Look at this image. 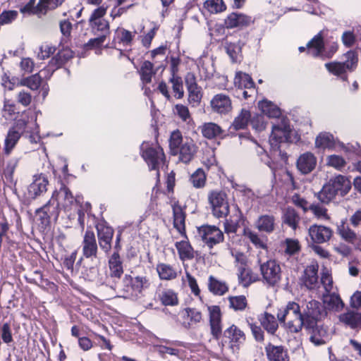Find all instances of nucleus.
I'll use <instances>...</instances> for the list:
<instances>
[{
	"label": "nucleus",
	"instance_id": "57",
	"mask_svg": "<svg viewBox=\"0 0 361 361\" xmlns=\"http://www.w3.org/2000/svg\"><path fill=\"white\" fill-rule=\"evenodd\" d=\"M170 82L172 83V88L174 92L177 94V99L183 98L184 95V91L183 87V80L180 76L171 75L170 78Z\"/></svg>",
	"mask_w": 361,
	"mask_h": 361
},
{
	"label": "nucleus",
	"instance_id": "21",
	"mask_svg": "<svg viewBox=\"0 0 361 361\" xmlns=\"http://www.w3.org/2000/svg\"><path fill=\"white\" fill-rule=\"evenodd\" d=\"M310 330L311 334L310 340L315 345L319 346L324 345L329 340V334L327 329L323 326L317 325L316 323L312 327H305Z\"/></svg>",
	"mask_w": 361,
	"mask_h": 361
},
{
	"label": "nucleus",
	"instance_id": "47",
	"mask_svg": "<svg viewBox=\"0 0 361 361\" xmlns=\"http://www.w3.org/2000/svg\"><path fill=\"white\" fill-rule=\"evenodd\" d=\"M157 272L161 279L170 280L175 279L177 276L176 272L172 267L166 264H160L157 265Z\"/></svg>",
	"mask_w": 361,
	"mask_h": 361
},
{
	"label": "nucleus",
	"instance_id": "62",
	"mask_svg": "<svg viewBox=\"0 0 361 361\" xmlns=\"http://www.w3.org/2000/svg\"><path fill=\"white\" fill-rule=\"evenodd\" d=\"M17 16L18 12L16 11H4L0 14V25L10 24L16 19Z\"/></svg>",
	"mask_w": 361,
	"mask_h": 361
},
{
	"label": "nucleus",
	"instance_id": "19",
	"mask_svg": "<svg viewBox=\"0 0 361 361\" xmlns=\"http://www.w3.org/2000/svg\"><path fill=\"white\" fill-rule=\"evenodd\" d=\"M308 232L312 240L318 244L328 241L332 235L330 228L317 224L312 225Z\"/></svg>",
	"mask_w": 361,
	"mask_h": 361
},
{
	"label": "nucleus",
	"instance_id": "5",
	"mask_svg": "<svg viewBox=\"0 0 361 361\" xmlns=\"http://www.w3.org/2000/svg\"><path fill=\"white\" fill-rule=\"evenodd\" d=\"M292 129L288 121L282 119L281 124L273 125L271 133L269 137V145L271 149L279 148V145L282 143H290Z\"/></svg>",
	"mask_w": 361,
	"mask_h": 361
},
{
	"label": "nucleus",
	"instance_id": "11",
	"mask_svg": "<svg viewBox=\"0 0 361 361\" xmlns=\"http://www.w3.org/2000/svg\"><path fill=\"white\" fill-rule=\"evenodd\" d=\"M95 227L97 228L99 247L106 254H109L112 248L111 243L114 233V228L109 226L104 219L97 222Z\"/></svg>",
	"mask_w": 361,
	"mask_h": 361
},
{
	"label": "nucleus",
	"instance_id": "10",
	"mask_svg": "<svg viewBox=\"0 0 361 361\" xmlns=\"http://www.w3.org/2000/svg\"><path fill=\"white\" fill-rule=\"evenodd\" d=\"M213 214L217 218L226 216L229 213V205L224 192H212L208 197Z\"/></svg>",
	"mask_w": 361,
	"mask_h": 361
},
{
	"label": "nucleus",
	"instance_id": "45",
	"mask_svg": "<svg viewBox=\"0 0 361 361\" xmlns=\"http://www.w3.org/2000/svg\"><path fill=\"white\" fill-rule=\"evenodd\" d=\"M257 153L260 161L268 166L273 173L275 174V171L277 169V164L273 160L267 151L264 148L258 146Z\"/></svg>",
	"mask_w": 361,
	"mask_h": 361
},
{
	"label": "nucleus",
	"instance_id": "24",
	"mask_svg": "<svg viewBox=\"0 0 361 361\" xmlns=\"http://www.w3.org/2000/svg\"><path fill=\"white\" fill-rule=\"evenodd\" d=\"M211 106L214 111L226 114L231 110L230 98L224 94L215 95L211 101Z\"/></svg>",
	"mask_w": 361,
	"mask_h": 361
},
{
	"label": "nucleus",
	"instance_id": "32",
	"mask_svg": "<svg viewBox=\"0 0 361 361\" xmlns=\"http://www.w3.org/2000/svg\"><path fill=\"white\" fill-rule=\"evenodd\" d=\"M275 219L272 215L260 216L256 221L257 228L262 232L272 233L274 230Z\"/></svg>",
	"mask_w": 361,
	"mask_h": 361
},
{
	"label": "nucleus",
	"instance_id": "33",
	"mask_svg": "<svg viewBox=\"0 0 361 361\" xmlns=\"http://www.w3.org/2000/svg\"><path fill=\"white\" fill-rule=\"evenodd\" d=\"M258 106L262 112L269 118H279L281 114L280 108L267 99L259 102Z\"/></svg>",
	"mask_w": 361,
	"mask_h": 361
},
{
	"label": "nucleus",
	"instance_id": "8",
	"mask_svg": "<svg viewBox=\"0 0 361 361\" xmlns=\"http://www.w3.org/2000/svg\"><path fill=\"white\" fill-rule=\"evenodd\" d=\"M140 155L147 164L150 171L156 170L157 177L159 176V160L164 157L163 149L160 147L156 149L149 146L146 142H143L140 147Z\"/></svg>",
	"mask_w": 361,
	"mask_h": 361
},
{
	"label": "nucleus",
	"instance_id": "22",
	"mask_svg": "<svg viewBox=\"0 0 361 361\" xmlns=\"http://www.w3.org/2000/svg\"><path fill=\"white\" fill-rule=\"evenodd\" d=\"M265 351L269 361H289L288 353L281 345H274L269 343Z\"/></svg>",
	"mask_w": 361,
	"mask_h": 361
},
{
	"label": "nucleus",
	"instance_id": "39",
	"mask_svg": "<svg viewBox=\"0 0 361 361\" xmlns=\"http://www.w3.org/2000/svg\"><path fill=\"white\" fill-rule=\"evenodd\" d=\"M20 133L11 128L8 130L4 141V153L8 155L21 137Z\"/></svg>",
	"mask_w": 361,
	"mask_h": 361
},
{
	"label": "nucleus",
	"instance_id": "35",
	"mask_svg": "<svg viewBox=\"0 0 361 361\" xmlns=\"http://www.w3.org/2000/svg\"><path fill=\"white\" fill-rule=\"evenodd\" d=\"M175 245L181 260L192 259L194 257V250L188 241L176 242Z\"/></svg>",
	"mask_w": 361,
	"mask_h": 361
},
{
	"label": "nucleus",
	"instance_id": "9",
	"mask_svg": "<svg viewBox=\"0 0 361 361\" xmlns=\"http://www.w3.org/2000/svg\"><path fill=\"white\" fill-rule=\"evenodd\" d=\"M249 122H251L252 127L257 130H260L264 128L262 116H257L252 118L251 112L247 109H242L231 123L230 129L233 128L234 130L245 129Z\"/></svg>",
	"mask_w": 361,
	"mask_h": 361
},
{
	"label": "nucleus",
	"instance_id": "41",
	"mask_svg": "<svg viewBox=\"0 0 361 361\" xmlns=\"http://www.w3.org/2000/svg\"><path fill=\"white\" fill-rule=\"evenodd\" d=\"M201 131L202 135L207 139H213L222 133L221 127L214 123H204L202 126Z\"/></svg>",
	"mask_w": 361,
	"mask_h": 361
},
{
	"label": "nucleus",
	"instance_id": "29",
	"mask_svg": "<svg viewBox=\"0 0 361 361\" xmlns=\"http://www.w3.org/2000/svg\"><path fill=\"white\" fill-rule=\"evenodd\" d=\"M340 321L352 329H361V313L353 310L340 315Z\"/></svg>",
	"mask_w": 361,
	"mask_h": 361
},
{
	"label": "nucleus",
	"instance_id": "38",
	"mask_svg": "<svg viewBox=\"0 0 361 361\" xmlns=\"http://www.w3.org/2000/svg\"><path fill=\"white\" fill-rule=\"evenodd\" d=\"M140 79L144 84L150 83L152 76L156 74L154 71V64L149 61H145L139 71Z\"/></svg>",
	"mask_w": 361,
	"mask_h": 361
},
{
	"label": "nucleus",
	"instance_id": "34",
	"mask_svg": "<svg viewBox=\"0 0 361 361\" xmlns=\"http://www.w3.org/2000/svg\"><path fill=\"white\" fill-rule=\"evenodd\" d=\"M324 66L330 73L338 77L343 81L348 80V75L346 73L348 68H345L342 62H328Z\"/></svg>",
	"mask_w": 361,
	"mask_h": 361
},
{
	"label": "nucleus",
	"instance_id": "49",
	"mask_svg": "<svg viewBox=\"0 0 361 361\" xmlns=\"http://www.w3.org/2000/svg\"><path fill=\"white\" fill-rule=\"evenodd\" d=\"M252 270L246 269L245 267H238V282L243 287H248L254 281L251 279Z\"/></svg>",
	"mask_w": 361,
	"mask_h": 361
},
{
	"label": "nucleus",
	"instance_id": "2",
	"mask_svg": "<svg viewBox=\"0 0 361 361\" xmlns=\"http://www.w3.org/2000/svg\"><path fill=\"white\" fill-rule=\"evenodd\" d=\"M331 38L324 39L323 32L320 31L307 44L308 52L315 58L323 60L331 59L338 51V44L332 37Z\"/></svg>",
	"mask_w": 361,
	"mask_h": 361
},
{
	"label": "nucleus",
	"instance_id": "58",
	"mask_svg": "<svg viewBox=\"0 0 361 361\" xmlns=\"http://www.w3.org/2000/svg\"><path fill=\"white\" fill-rule=\"evenodd\" d=\"M337 231L341 236L348 242H353L356 238V233L348 226H345L344 223L338 226Z\"/></svg>",
	"mask_w": 361,
	"mask_h": 361
},
{
	"label": "nucleus",
	"instance_id": "48",
	"mask_svg": "<svg viewBox=\"0 0 361 361\" xmlns=\"http://www.w3.org/2000/svg\"><path fill=\"white\" fill-rule=\"evenodd\" d=\"M204 7L211 13H217L226 9L223 0H207L204 3Z\"/></svg>",
	"mask_w": 361,
	"mask_h": 361
},
{
	"label": "nucleus",
	"instance_id": "26",
	"mask_svg": "<svg viewBox=\"0 0 361 361\" xmlns=\"http://www.w3.org/2000/svg\"><path fill=\"white\" fill-rule=\"evenodd\" d=\"M338 141L335 140L334 135L330 133L322 132L316 137L315 147L324 149H334L338 145Z\"/></svg>",
	"mask_w": 361,
	"mask_h": 361
},
{
	"label": "nucleus",
	"instance_id": "52",
	"mask_svg": "<svg viewBox=\"0 0 361 361\" xmlns=\"http://www.w3.org/2000/svg\"><path fill=\"white\" fill-rule=\"evenodd\" d=\"M188 102L192 106H197L200 104L202 94V89L200 86L191 87L188 89Z\"/></svg>",
	"mask_w": 361,
	"mask_h": 361
},
{
	"label": "nucleus",
	"instance_id": "56",
	"mask_svg": "<svg viewBox=\"0 0 361 361\" xmlns=\"http://www.w3.org/2000/svg\"><path fill=\"white\" fill-rule=\"evenodd\" d=\"M285 252L289 256L294 255L300 250V245L297 239L286 238L285 240Z\"/></svg>",
	"mask_w": 361,
	"mask_h": 361
},
{
	"label": "nucleus",
	"instance_id": "25",
	"mask_svg": "<svg viewBox=\"0 0 361 361\" xmlns=\"http://www.w3.org/2000/svg\"><path fill=\"white\" fill-rule=\"evenodd\" d=\"M318 264H310L304 270L302 282L307 288L314 289L318 283Z\"/></svg>",
	"mask_w": 361,
	"mask_h": 361
},
{
	"label": "nucleus",
	"instance_id": "63",
	"mask_svg": "<svg viewBox=\"0 0 361 361\" xmlns=\"http://www.w3.org/2000/svg\"><path fill=\"white\" fill-rule=\"evenodd\" d=\"M338 146H339L345 152L353 153L357 156H361V148L358 142L354 144L348 143L345 145L343 142L338 141Z\"/></svg>",
	"mask_w": 361,
	"mask_h": 361
},
{
	"label": "nucleus",
	"instance_id": "13",
	"mask_svg": "<svg viewBox=\"0 0 361 361\" xmlns=\"http://www.w3.org/2000/svg\"><path fill=\"white\" fill-rule=\"evenodd\" d=\"M260 271L264 281L271 286H274L281 280V267L275 260L261 264Z\"/></svg>",
	"mask_w": 361,
	"mask_h": 361
},
{
	"label": "nucleus",
	"instance_id": "16",
	"mask_svg": "<svg viewBox=\"0 0 361 361\" xmlns=\"http://www.w3.org/2000/svg\"><path fill=\"white\" fill-rule=\"evenodd\" d=\"M48 179L46 175L43 173L35 174L33 176L32 182L27 188V198L35 200L38 196L44 193L47 188Z\"/></svg>",
	"mask_w": 361,
	"mask_h": 361
},
{
	"label": "nucleus",
	"instance_id": "54",
	"mask_svg": "<svg viewBox=\"0 0 361 361\" xmlns=\"http://www.w3.org/2000/svg\"><path fill=\"white\" fill-rule=\"evenodd\" d=\"M324 303L326 305L329 310L337 309L340 306H343V302L338 294L331 293L324 299Z\"/></svg>",
	"mask_w": 361,
	"mask_h": 361
},
{
	"label": "nucleus",
	"instance_id": "36",
	"mask_svg": "<svg viewBox=\"0 0 361 361\" xmlns=\"http://www.w3.org/2000/svg\"><path fill=\"white\" fill-rule=\"evenodd\" d=\"M99 259H94L92 264L84 265L81 274L83 279L88 281H94L99 276Z\"/></svg>",
	"mask_w": 361,
	"mask_h": 361
},
{
	"label": "nucleus",
	"instance_id": "23",
	"mask_svg": "<svg viewBox=\"0 0 361 361\" xmlns=\"http://www.w3.org/2000/svg\"><path fill=\"white\" fill-rule=\"evenodd\" d=\"M173 227L184 237H186L185 233V213L181 206L175 203L172 205Z\"/></svg>",
	"mask_w": 361,
	"mask_h": 361
},
{
	"label": "nucleus",
	"instance_id": "61",
	"mask_svg": "<svg viewBox=\"0 0 361 361\" xmlns=\"http://www.w3.org/2000/svg\"><path fill=\"white\" fill-rule=\"evenodd\" d=\"M327 164L335 169H341L345 166L346 162L342 157L332 154L327 157Z\"/></svg>",
	"mask_w": 361,
	"mask_h": 361
},
{
	"label": "nucleus",
	"instance_id": "51",
	"mask_svg": "<svg viewBox=\"0 0 361 361\" xmlns=\"http://www.w3.org/2000/svg\"><path fill=\"white\" fill-rule=\"evenodd\" d=\"M190 180L195 188H201L204 187L206 182V175L204 170L202 169H197L191 175Z\"/></svg>",
	"mask_w": 361,
	"mask_h": 361
},
{
	"label": "nucleus",
	"instance_id": "53",
	"mask_svg": "<svg viewBox=\"0 0 361 361\" xmlns=\"http://www.w3.org/2000/svg\"><path fill=\"white\" fill-rule=\"evenodd\" d=\"M184 142L185 140H183V135L180 130H176L173 131L169 139V147L171 151V154L176 151Z\"/></svg>",
	"mask_w": 361,
	"mask_h": 361
},
{
	"label": "nucleus",
	"instance_id": "17",
	"mask_svg": "<svg viewBox=\"0 0 361 361\" xmlns=\"http://www.w3.org/2000/svg\"><path fill=\"white\" fill-rule=\"evenodd\" d=\"M197 152V147L191 139L185 138V142L172 154H179V160L188 164L194 157Z\"/></svg>",
	"mask_w": 361,
	"mask_h": 361
},
{
	"label": "nucleus",
	"instance_id": "28",
	"mask_svg": "<svg viewBox=\"0 0 361 361\" xmlns=\"http://www.w3.org/2000/svg\"><path fill=\"white\" fill-rule=\"evenodd\" d=\"M223 335L224 338L234 345H240L245 341L244 332L234 324L226 329Z\"/></svg>",
	"mask_w": 361,
	"mask_h": 361
},
{
	"label": "nucleus",
	"instance_id": "20",
	"mask_svg": "<svg viewBox=\"0 0 361 361\" xmlns=\"http://www.w3.org/2000/svg\"><path fill=\"white\" fill-rule=\"evenodd\" d=\"M317 164V158L311 152H305L301 154L296 162L299 171L302 174H308L312 172Z\"/></svg>",
	"mask_w": 361,
	"mask_h": 361
},
{
	"label": "nucleus",
	"instance_id": "18",
	"mask_svg": "<svg viewBox=\"0 0 361 361\" xmlns=\"http://www.w3.org/2000/svg\"><path fill=\"white\" fill-rule=\"evenodd\" d=\"M254 23L251 16L245 14L233 12L224 20V25L227 28H243Z\"/></svg>",
	"mask_w": 361,
	"mask_h": 361
},
{
	"label": "nucleus",
	"instance_id": "50",
	"mask_svg": "<svg viewBox=\"0 0 361 361\" xmlns=\"http://www.w3.org/2000/svg\"><path fill=\"white\" fill-rule=\"evenodd\" d=\"M346 60L343 62V65L350 71H353L357 66L358 56L355 50H349L345 54Z\"/></svg>",
	"mask_w": 361,
	"mask_h": 361
},
{
	"label": "nucleus",
	"instance_id": "64",
	"mask_svg": "<svg viewBox=\"0 0 361 361\" xmlns=\"http://www.w3.org/2000/svg\"><path fill=\"white\" fill-rule=\"evenodd\" d=\"M59 26L61 32L63 36V38L61 39V41L66 43L67 40L71 37L72 23L68 20H64L60 22Z\"/></svg>",
	"mask_w": 361,
	"mask_h": 361
},
{
	"label": "nucleus",
	"instance_id": "3",
	"mask_svg": "<svg viewBox=\"0 0 361 361\" xmlns=\"http://www.w3.org/2000/svg\"><path fill=\"white\" fill-rule=\"evenodd\" d=\"M109 273L102 284L120 293L124 286L123 262L119 255H111L109 259Z\"/></svg>",
	"mask_w": 361,
	"mask_h": 361
},
{
	"label": "nucleus",
	"instance_id": "4",
	"mask_svg": "<svg viewBox=\"0 0 361 361\" xmlns=\"http://www.w3.org/2000/svg\"><path fill=\"white\" fill-rule=\"evenodd\" d=\"M55 193L53 192L51 199L46 204L36 210L39 227L42 229L45 230L49 226L51 218L57 219L59 216V203L58 200L55 199Z\"/></svg>",
	"mask_w": 361,
	"mask_h": 361
},
{
	"label": "nucleus",
	"instance_id": "14",
	"mask_svg": "<svg viewBox=\"0 0 361 361\" xmlns=\"http://www.w3.org/2000/svg\"><path fill=\"white\" fill-rule=\"evenodd\" d=\"M37 112L30 109L23 111L15 118L13 126L11 129L23 134L30 123H33L35 127L38 129L39 125L37 123Z\"/></svg>",
	"mask_w": 361,
	"mask_h": 361
},
{
	"label": "nucleus",
	"instance_id": "1",
	"mask_svg": "<svg viewBox=\"0 0 361 361\" xmlns=\"http://www.w3.org/2000/svg\"><path fill=\"white\" fill-rule=\"evenodd\" d=\"M351 188L352 183L348 178L343 175H338L331 177L323 185L321 190L317 193V197L321 202L329 204L337 197L345 196Z\"/></svg>",
	"mask_w": 361,
	"mask_h": 361
},
{
	"label": "nucleus",
	"instance_id": "12",
	"mask_svg": "<svg viewBox=\"0 0 361 361\" xmlns=\"http://www.w3.org/2000/svg\"><path fill=\"white\" fill-rule=\"evenodd\" d=\"M197 232L210 249L224 239L223 232L216 226L203 225L197 228Z\"/></svg>",
	"mask_w": 361,
	"mask_h": 361
},
{
	"label": "nucleus",
	"instance_id": "60",
	"mask_svg": "<svg viewBox=\"0 0 361 361\" xmlns=\"http://www.w3.org/2000/svg\"><path fill=\"white\" fill-rule=\"evenodd\" d=\"M309 208L317 218L324 219H329L327 214V209L319 204H310Z\"/></svg>",
	"mask_w": 361,
	"mask_h": 361
},
{
	"label": "nucleus",
	"instance_id": "43",
	"mask_svg": "<svg viewBox=\"0 0 361 361\" xmlns=\"http://www.w3.org/2000/svg\"><path fill=\"white\" fill-rule=\"evenodd\" d=\"M89 23L94 35H97L100 32V35H104L106 37V35L109 34V23L106 20L103 19Z\"/></svg>",
	"mask_w": 361,
	"mask_h": 361
},
{
	"label": "nucleus",
	"instance_id": "44",
	"mask_svg": "<svg viewBox=\"0 0 361 361\" xmlns=\"http://www.w3.org/2000/svg\"><path fill=\"white\" fill-rule=\"evenodd\" d=\"M228 300L230 308L235 311H243L247 305V299L244 295L229 296Z\"/></svg>",
	"mask_w": 361,
	"mask_h": 361
},
{
	"label": "nucleus",
	"instance_id": "46",
	"mask_svg": "<svg viewBox=\"0 0 361 361\" xmlns=\"http://www.w3.org/2000/svg\"><path fill=\"white\" fill-rule=\"evenodd\" d=\"M159 298L164 306H174L178 304L177 295L172 290L163 291L159 294Z\"/></svg>",
	"mask_w": 361,
	"mask_h": 361
},
{
	"label": "nucleus",
	"instance_id": "27",
	"mask_svg": "<svg viewBox=\"0 0 361 361\" xmlns=\"http://www.w3.org/2000/svg\"><path fill=\"white\" fill-rule=\"evenodd\" d=\"M234 84L238 90L247 89L255 92V84L252 77L247 73L241 71L237 72L234 78Z\"/></svg>",
	"mask_w": 361,
	"mask_h": 361
},
{
	"label": "nucleus",
	"instance_id": "42",
	"mask_svg": "<svg viewBox=\"0 0 361 361\" xmlns=\"http://www.w3.org/2000/svg\"><path fill=\"white\" fill-rule=\"evenodd\" d=\"M300 219V216L294 209L288 207L286 209L283 216V222L294 231L297 229Z\"/></svg>",
	"mask_w": 361,
	"mask_h": 361
},
{
	"label": "nucleus",
	"instance_id": "31",
	"mask_svg": "<svg viewBox=\"0 0 361 361\" xmlns=\"http://www.w3.org/2000/svg\"><path fill=\"white\" fill-rule=\"evenodd\" d=\"M262 326L271 335H274L278 329L279 324L275 317L271 313L265 312L259 318Z\"/></svg>",
	"mask_w": 361,
	"mask_h": 361
},
{
	"label": "nucleus",
	"instance_id": "59",
	"mask_svg": "<svg viewBox=\"0 0 361 361\" xmlns=\"http://www.w3.org/2000/svg\"><path fill=\"white\" fill-rule=\"evenodd\" d=\"M0 337L3 342L9 344L13 341L11 326L8 323L6 322L0 326Z\"/></svg>",
	"mask_w": 361,
	"mask_h": 361
},
{
	"label": "nucleus",
	"instance_id": "7",
	"mask_svg": "<svg viewBox=\"0 0 361 361\" xmlns=\"http://www.w3.org/2000/svg\"><path fill=\"white\" fill-rule=\"evenodd\" d=\"M124 286L119 294L120 297L127 298L133 293H141L142 290L147 289L150 285L149 280L146 276H136L133 278L131 276L125 274Z\"/></svg>",
	"mask_w": 361,
	"mask_h": 361
},
{
	"label": "nucleus",
	"instance_id": "40",
	"mask_svg": "<svg viewBox=\"0 0 361 361\" xmlns=\"http://www.w3.org/2000/svg\"><path fill=\"white\" fill-rule=\"evenodd\" d=\"M42 83V76L39 73L33 74L29 77L23 78L18 85L20 86H26L32 90H37Z\"/></svg>",
	"mask_w": 361,
	"mask_h": 361
},
{
	"label": "nucleus",
	"instance_id": "15",
	"mask_svg": "<svg viewBox=\"0 0 361 361\" xmlns=\"http://www.w3.org/2000/svg\"><path fill=\"white\" fill-rule=\"evenodd\" d=\"M82 255L86 259H90L92 262L94 259H98L97 252L98 247L96 241L94 233L87 229L85 233L82 243Z\"/></svg>",
	"mask_w": 361,
	"mask_h": 361
},
{
	"label": "nucleus",
	"instance_id": "30",
	"mask_svg": "<svg viewBox=\"0 0 361 361\" xmlns=\"http://www.w3.org/2000/svg\"><path fill=\"white\" fill-rule=\"evenodd\" d=\"M64 42L61 41L59 47L61 48L59 49L58 53L54 56L51 60L54 62L59 68L67 63L73 57V51L68 47H64L63 44Z\"/></svg>",
	"mask_w": 361,
	"mask_h": 361
},
{
	"label": "nucleus",
	"instance_id": "37",
	"mask_svg": "<svg viewBox=\"0 0 361 361\" xmlns=\"http://www.w3.org/2000/svg\"><path fill=\"white\" fill-rule=\"evenodd\" d=\"M208 288L210 292L216 295H223L228 290V287L225 282L217 280L213 276L209 278Z\"/></svg>",
	"mask_w": 361,
	"mask_h": 361
},
{
	"label": "nucleus",
	"instance_id": "6",
	"mask_svg": "<svg viewBox=\"0 0 361 361\" xmlns=\"http://www.w3.org/2000/svg\"><path fill=\"white\" fill-rule=\"evenodd\" d=\"M302 314L306 322L305 327H312L318 321L326 317L327 311L320 302L312 300L307 303Z\"/></svg>",
	"mask_w": 361,
	"mask_h": 361
},
{
	"label": "nucleus",
	"instance_id": "55",
	"mask_svg": "<svg viewBox=\"0 0 361 361\" xmlns=\"http://www.w3.org/2000/svg\"><path fill=\"white\" fill-rule=\"evenodd\" d=\"M226 53L233 62L238 61L239 54L241 52V46L239 43H226L225 46Z\"/></svg>",
	"mask_w": 361,
	"mask_h": 361
}]
</instances>
